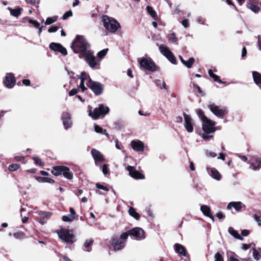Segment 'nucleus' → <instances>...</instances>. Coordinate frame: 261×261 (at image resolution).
Masks as SVG:
<instances>
[{"label": "nucleus", "mask_w": 261, "mask_h": 261, "mask_svg": "<svg viewBox=\"0 0 261 261\" xmlns=\"http://www.w3.org/2000/svg\"><path fill=\"white\" fill-rule=\"evenodd\" d=\"M71 47L74 53L79 54L81 59H84L92 69H96L98 62L94 56V51L90 49V45L81 35H77L73 41Z\"/></svg>", "instance_id": "f257e3e1"}, {"label": "nucleus", "mask_w": 261, "mask_h": 261, "mask_svg": "<svg viewBox=\"0 0 261 261\" xmlns=\"http://www.w3.org/2000/svg\"><path fill=\"white\" fill-rule=\"evenodd\" d=\"M51 172L55 176L63 175L66 178L69 180L72 179L73 178V174L70 171V169L64 166H54Z\"/></svg>", "instance_id": "423d86ee"}, {"label": "nucleus", "mask_w": 261, "mask_h": 261, "mask_svg": "<svg viewBox=\"0 0 261 261\" xmlns=\"http://www.w3.org/2000/svg\"><path fill=\"white\" fill-rule=\"evenodd\" d=\"M57 16H53V17H48L47 18L45 22V25H50L51 24H52L53 23H54V22H55L57 19Z\"/></svg>", "instance_id": "4c0bfd02"}, {"label": "nucleus", "mask_w": 261, "mask_h": 261, "mask_svg": "<svg viewBox=\"0 0 261 261\" xmlns=\"http://www.w3.org/2000/svg\"><path fill=\"white\" fill-rule=\"evenodd\" d=\"M132 148L136 151H142L144 146L143 143L139 140H133L130 143Z\"/></svg>", "instance_id": "412c9836"}, {"label": "nucleus", "mask_w": 261, "mask_h": 261, "mask_svg": "<svg viewBox=\"0 0 261 261\" xmlns=\"http://www.w3.org/2000/svg\"><path fill=\"white\" fill-rule=\"evenodd\" d=\"M109 108L104 106L103 104H99L97 108L94 109L93 111H89V115L93 120H97L100 117H104L105 115L109 113Z\"/></svg>", "instance_id": "39448f33"}, {"label": "nucleus", "mask_w": 261, "mask_h": 261, "mask_svg": "<svg viewBox=\"0 0 261 261\" xmlns=\"http://www.w3.org/2000/svg\"><path fill=\"white\" fill-rule=\"evenodd\" d=\"M236 254H233L229 256L228 261H239L238 258L236 257Z\"/></svg>", "instance_id": "bf43d9fd"}, {"label": "nucleus", "mask_w": 261, "mask_h": 261, "mask_svg": "<svg viewBox=\"0 0 261 261\" xmlns=\"http://www.w3.org/2000/svg\"><path fill=\"white\" fill-rule=\"evenodd\" d=\"M74 193L77 196H79L83 193V190L80 189L76 190L74 191Z\"/></svg>", "instance_id": "774afa93"}, {"label": "nucleus", "mask_w": 261, "mask_h": 261, "mask_svg": "<svg viewBox=\"0 0 261 261\" xmlns=\"http://www.w3.org/2000/svg\"><path fill=\"white\" fill-rule=\"evenodd\" d=\"M79 79L81 80V83L79 88H81V91L83 92L87 90V88L84 86V82L86 81L87 86L92 91L95 95H100L103 93V85L98 82L92 81L86 72H81Z\"/></svg>", "instance_id": "f03ea898"}, {"label": "nucleus", "mask_w": 261, "mask_h": 261, "mask_svg": "<svg viewBox=\"0 0 261 261\" xmlns=\"http://www.w3.org/2000/svg\"><path fill=\"white\" fill-rule=\"evenodd\" d=\"M254 218L257 224L261 226V213L255 214L254 215Z\"/></svg>", "instance_id": "58836bf2"}, {"label": "nucleus", "mask_w": 261, "mask_h": 261, "mask_svg": "<svg viewBox=\"0 0 261 261\" xmlns=\"http://www.w3.org/2000/svg\"><path fill=\"white\" fill-rule=\"evenodd\" d=\"M24 160V157L22 156H16L14 157V160L16 161H22Z\"/></svg>", "instance_id": "338daca9"}, {"label": "nucleus", "mask_w": 261, "mask_h": 261, "mask_svg": "<svg viewBox=\"0 0 261 261\" xmlns=\"http://www.w3.org/2000/svg\"><path fill=\"white\" fill-rule=\"evenodd\" d=\"M193 88L195 91H197L199 93L201 92V89L199 86H198V85H197L195 84H193Z\"/></svg>", "instance_id": "680f3d73"}, {"label": "nucleus", "mask_w": 261, "mask_h": 261, "mask_svg": "<svg viewBox=\"0 0 261 261\" xmlns=\"http://www.w3.org/2000/svg\"><path fill=\"white\" fill-rule=\"evenodd\" d=\"M252 75L255 84L261 88V74L257 71H253Z\"/></svg>", "instance_id": "393cba45"}, {"label": "nucleus", "mask_w": 261, "mask_h": 261, "mask_svg": "<svg viewBox=\"0 0 261 261\" xmlns=\"http://www.w3.org/2000/svg\"><path fill=\"white\" fill-rule=\"evenodd\" d=\"M49 47L51 50L59 52L64 56L67 55L66 49L60 43L51 42L50 43Z\"/></svg>", "instance_id": "ddd939ff"}, {"label": "nucleus", "mask_w": 261, "mask_h": 261, "mask_svg": "<svg viewBox=\"0 0 261 261\" xmlns=\"http://www.w3.org/2000/svg\"><path fill=\"white\" fill-rule=\"evenodd\" d=\"M138 61L140 66L147 70L155 71L157 70L155 63L150 57L139 58Z\"/></svg>", "instance_id": "0eeeda50"}, {"label": "nucleus", "mask_w": 261, "mask_h": 261, "mask_svg": "<svg viewBox=\"0 0 261 261\" xmlns=\"http://www.w3.org/2000/svg\"><path fill=\"white\" fill-rule=\"evenodd\" d=\"M210 175L214 179L220 180L221 179V175L220 173L215 169H211Z\"/></svg>", "instance_id": "bb28decb"}, {"label": "nucleus", "mask_w": 261, "mask_h": 261, "mask_svg": "<svg viewBox=\"0 0 261 261\" xmlns=\"http://www.w3.org/2000/svg\"><path fill=\"white\" fill-rule=\"evenodd\" d=\"M200 210L204 215L209 217L213 221H214L215 218L211 212L210 207L206 205H202L200 207Z\"/></svg>", "instance_id": "4be33fe9"}, {"label": "nucleus", "mask_w": 261, "mask_h": 261, "mask_svg": "<svg viewBox=\"0 0 261 261\" xmlns=\"http://www.w3.org/2000/svg\"><path fill=\"white\" fill-rule=\"evenodd\" d=\"M72 15V12L71 11V10H69L68 11L66 12V13H65L63 16H62V19L63 20H65L66 19H67L68 17L71 16Z\"/></svg>", "instance_id": "09e8293b"}, {"label": "nucleus", "mask_w": 261, "mask_h": 261, "mask_svg": "<svg viewBox=\"0 0 261 261\" xmlns=\"http://www.w3.org/2000/svg\"><path fill=\"white\" fill-rule=\"evenodd\" d=\"M38 180L39 181H42L43 182H48L51 184H53L55 182L54 180L52 178L46 177H39L38 178Z\"/></svg>", "instance_id": "72a5a7b5"}, {"label": "nucleus", "mask_w": 261, "mask_h": 261, "mask_svg": "<svg viewBox=\"0 0 261 261\" xmlns=\"http://www.w3.org/2000/svg\"><path fill=\"white\" fill-rule=\"evenodd\" d=\"M215 261H224L223 256L220 253L217 252L215 254Z\"/></svg>", "instance_id": "de8ad7c7"}, {"label": "nucleus", "mask_w": 261, "mask_h": 261, "mask_svg": "<svg viewBox=\"0 0 261 261\" xmlns=\"http://www.w3.org/2000/svg\"><path fill=\"white\" fill-rule=\"evenodd\" d=\"M208 108L215 115L220 118H223L227 112V110L225 107H220L213 103L209 104Z\"/></svg>", "instance_id": "1a4fd4ad"}, {"label": "nucleus", "mask_w": 261, "mask_h": 261, "mask_svg": "<svg viewBox=\"0 0 261 261\" xmlns=\"http://www.w3.org/2000/svg\"><path fill=\"white\" fill-rule=\"evenodd\" d=\"M252 245H254L253 243H250L249 244H243L242 245V249L244 250H247L250 248Z\"/></svg>", "instance_id": "6e6d98bb"}, {"label": "nucleus", "mask_w": 261, "mask_h": 261, "mask_svg": "<svg viewBox=\"0 0 261 261\" xmlns=\"http://www.w3.org/2000/svg\"><path fill=\"white\" fill-rule=\"evenodd\" d=\"M69 212L70 213V216L71 217H74V219L75 218V212L74 210V209L72 207H70L69 208Z\"/></svg>", "instance_id": "0e129e2a"}, {"label": "nucleus", "mask_w": 261, "mask_h": 261, "mask_svg": "<svg viewBox=\"0 0 261 261\" xmlns=\"http://www.w3.org/2000/svg\"><path fill=\"white\" fill-rule=\"evenodd\" d=\"M147 11L148 13L154 19H157V14L156 12L153 10V9L150 6H147L146 7Z\"/></svg>", "instance_id": "c756f323"}, {"label": "nucleus", "mask_w": 261, "mask_h": 261, "mask_svg": "<svg viewBox=\"0 0 261 261\" xmlns=\"http://www.w3.org/2000/svg\"><path fill=\"white\" fill-rule=\"evenodd\" d=\"M27 4L34 6L36 8L39 7V0H25Z\"/></svg>", "instance_id": "a19ab883"}, {"label": "nucleus", "mask_w": 261, "mask_h": 261, "mask_svg": "<svg viewBox=\"0 0 261 261\" xmlns=\"http://www.w3.org/2000/svg\"><path fill=\"white\" fill-rule=\"evenodd\" d=\"M214 125V122L208 118L202 121V129L205 133H214L215 131Z\"/></svg>", "instance_id": "4468645a"}, {"label": "nucleus", "mask_w": 261, "mask_h": 261, "mask_svg": "<svg viewBox=\"0 0 261 261\" xmlns=\"http://www.w3.org/2000/svg\"><path fill=\"white\" fill-rule=\"evenodd\" d=\"M194 62L195 59L194 58L192 57L189 58L188 61H185L184 65L187 68H191Z\"/></svg>", "instance_id": "c9c22d12"}, {"label": "nucleus", "mask_w": 261, "mask_h": 261, "mask_svg": "<svg viewBox=\"0 0 261 261\" xmlns=\"http://www.w3.org/2000/svg\"><path fill=\"white\" fill-rule=\"evenodd\" d=\"M96 187L98 189H101L106 192H108L109 191V189L107 187L106 184L103 185H101L99 183H96L95 185Z\"/></svg>", "instance_id": "e433bc0d"}, {"label": "nucleus", "mask_w": 261, "mask_h": 261, "mask_svg": "<svg viewBox=\"0 0 261 261\" xmlns=\"http://www.w3.org/2000/svg\"><path fill=\"white\" fill-rule=\"evenodd\" d=\"M181 23L182 25L186 28L189 27V23L188 19H185L182 20L181 21Z\"/></svg>", "instance_id": "13d9d810"}, {"label": "nucleus", "mask_w": 261, "mask_h": 261, "mask_svg": "<svg viewBox=\"0 0 261 261\" xmlns=\"http://www.w3.org/2000/svg\"><path fill=\"white\" fill-rule=\"evenodd\" d=\"M62 120L65 129H68L71 127L72 121L70 115L66 112L62 114Z\"/></svg>", "instance_id": "6ab92c4d"}, {"label": "nucleus", "mask_w": 261, "mask_h": 261, "mask_svg": "<svg viewBox=\"0 0 261 261\" xmlns=\"http://www.w3.org/2000/svg\"><path fill=\"white\" fill-rule=\"evenodd\" d=\"M228 232L234 238L240 240H243V238L241 237L239 233H238V231L234 230L232 227H229L228 228Z\"/></svg>", "instance_id": "a878e982"}, {"label": "nucleus", "mask_w": 261, "mask_h": 261, "mask_svg": "<svg viewBox=\"0 0 261 261\" xmlns=\"http://www.w3.org/2000/svg\"><path fill=\"white\" fill-rule=\"evenodd\" d=\"M156 85L159 86L161 89L165 88V83L160 80H158L155 82Z\"/></svg>", "instance_id": "c03bdc74"}, {"label": "nucleus", "mask_w": 261, "mask_h": 261, "mask_svg": "<svg viewBox=\"0 0 261 261\" xmlns=\"http://www.w3.org/2000/svg\"><path fill=\"white\" fill-rule=\"evenodd\" d=\"M58 233L59 237L68 244H73L75 241L74 236L71 230L62 229Z\"/></svg>", "instance_id": "6e6552de"}, {"label": "nucleus", "mask_w": 261, "mask_h": 261, "mask_svg": "<svg viewBox=\"0 0 261 261\" xmlns=\"http://www.w3.org/2000/svg\"><path fill=\"white\" fill-rule=\"evenodd\" d=\"M126 169L129 172V175L133 178L135 179H144L145 178L144 175L142 173L136 170L133 166H128Z\"/></svg>", "instance_id": "f3484780"}, {"label": "nucleus", "mask_w": 261, "mask_h": 261, "mask_svg": "<svg viewBox=\"0 0 261 261\" xmlns=\"http://www.w3.org/2000/svg\"><path fill=\"white\" fill-rule=\"evenodd\" d=\"M169 40L173 42H176L177 41V38L175 34L173 33L171 34V36L169 37Z\"/></svg>", "instance_id": "4d7b16f0"}, {"label": "nucleus", "mask_w": 261, "mask_h": 261, "mask_svg": "<svg viewBox=\"0 0 261 261\" xmlns=\"http://www.w3.org/2000/svg\"><path fill=\"white\" fill-rule=\"evenodd\" d=\"M73 217H71V216H63L62 218V220L64 222H71L74 220Z\"/></svg>", "instance_id": "79ce46f5"}, {"label": "nucleus", "mask_w": 261, "mask_h": 261, "mask_svg": "<svg viewBox=\"0 0 261 261\" xmlns=\"http://www.w3.org/2000/svg\"><path fill=\"white\" fill-rule=\"evenodd\" d=\"M94 241L93 239L87 240L84 243V247L87 249L86 251L90 252L91 251V246H92Z\"/></svg>", "instance_id": "7c9ffc66"}, {"label": "nucleus", "mask_w": 261, "mask_h": 261, "mask_svg": "<svg viewBox=\"0 0 261 261\" xmlns=\"http://www.w3.org/2000/svg\"><path fill=\"white\" fill-rule=\"evenodd\" d=\"M253 251V257L256 260H259L260 258V255L259 253L255 249H252Z\"/></svg>", "instance_id": "37998d69"}, {"label": "nucleus", "mask_w": 261, "mask_h": 261, "mask_svg": "<svg viewBox=\"0 0 261 261\" xmlns=\"http://www.w3.org/2000/svg\"><path fill=\"white\" fill-rule=\"evenodd\" d=\"M241 233L243 236L246 237L249 235V231L247 229H244L242 231Z\"/></svg>", "instance_id": "e2e57ef3"}, {"label": "nucleus", "mask_w": 261, "mask_h": 261, "mask_svg": "<svg viewBox=\"0 0 261 261\" xmlns=\"http://www.w3.org/2000/svg\"><path fill=\"white\" fill-rule=\"evenodd\" d=\"M126 232L128 234V236H131L134 239L140 240L145 238L144 230L141 228L136 227Z\"/></svg>", "instance_id": "9b49d317"}, {"label": "nucleus", "mask_w": 261, "mask_h": 261, "mask_svg": "<svg viewBox=\"0 0 261 261\" xmlns=\"http://www.w3.org/2000/svg\"><path fill=\"white\" fill-rule=\"evenodd\" d=\"M216 217L219 219H222L224 218V216L222 212H218V213H217Z\"/></svg>", "instance_id": "69168bd1"}, {"label": "nucleus", "mask_w": 261, "mask_h": 261, "mask_svg": "<svg viewBox=\"0 0 261 261\" xmlns=\"http://www.w3.org/2000/svg\"><path fill=\"white\" fill-rule=\"evenodd\" d=\"M3 83L8 88H12L15 83V79L14 74L12 73H7Z\"/></svg>", "instance_id": "2eb2a0df"}, {"label": "nucleus", "mask_w": 261, "mask_h": 261, "mask_svg": "<svg viewBox=\"0 0 261 261\" xmlns=\"http://www.w3.org/2000/svg\"><path fill=\"white\" fill-rule=\"evenodd\" d=\"M8 9L10 10L11 15L13 16L18 17L21 14V8H19L17 9H11V8H9Z\"/></svg>", "instance_id": "cd10ccee"}, {"label": "nucleus", "mask_w": 261, "mask_h": 261, "mask_svg": "<svg viewBox=\"0 0 261 261\" xmlns=\"http://www.w3.org/2000/svg\"><path fill=\"white\" fill-rule=\"evenodd\" d=\"M174 248L175 252L179 254L180 255L183 256H187V250L184 246L176 243L174 245Z\"/></svg>", "instance_id": "5701e85b"}, {"label": "nucleus", "mask_w": 261, "mask_h": 261, "mask_svg": "<svg viewBox=\"0 0 261 261\" xmlns=\"http://www.w3.org/2000/svg\"><path fill=\"white\" fill-rule=\"evenodd\" d=\"M102 21L105 29L112 33H115L120 28V24L115 19L107 16L102 17Z\"/></svg>", "instance_id": "20e7f679"}, {"label": "nucleus", "mask_w": 261, "mask_h": 261, "mask_svg": "<svg viewBox=\"0 0 261 261\" xmlns=\"http://www.w3.org/2000/svg\"><path fill=\"white\" fill-rule=\"evenodd\" d=\"M184 117V126L186 130L189 133H192L194 130V122L191 116L186 113L183 114Z\"/></svg>", "instance_id": "f8f14e48"}, {"label": "nucleus", "mask_w": 261, "mask_h": 261, "mask_svg": "<svg viewBox=\"0 0 261 261\" xmlns=\"http://www.w3.org/2000/svg\"><path fill=\"white\" fill-rule=\"evenodd\" d=\"M94 130L96 133L100 134H102L104 130L102 127H100L97 125H95Z\"/></svg>", "instance_id": "864d4df0"}, {"label": "nucleus", "mask_w": 261, "mask_h": 261, "mask_svg": "<svg viewBox=\"0 0 261 261\" xmlns=\"http://www.w3.org/2000/svg\"><path fill=\"white\" fill-rule=\"evenodd\" d=\"M108 50V49H104L99 51L97 55L98 57H99L100 58H103L106 55Z\"/></svg>", "instance_id": "a18cd8bd"}, {"label": "nucleus", "mask_w": 261, "mask_h": 261, "mask_svg": "<svg viewBox=\"0 0 261 261\" xmlns=\"http://www.w3.org/2000/svg\"><path fill=\"white\" fill-rule=\"evenodd\" d=\"M211 133H205L204 132V134L202 135V138L204 140H208L209 139H210L213 137L212 135H210Z\"/></svg>", "instance_id": "603ef678"}, {"label": "nucleus", "mask_w": 261, "mask_h": 261, "mask_svg": "<svg viewBox=\"0 0 261 261\" xmlns=\"http://www.w3.org/2000/svg\"><path fill=\"white\" fill-rule=\"evenodd\" d=\"M91 154L96 166H100V163L104 161L103 155L98 150L94 148L91 150Z\"/></svg>", "instance_id": "dca6fc26"}, {"label": "nucleus", "mask_w": 261, "mask_h": 261, "mask_svg": "<svg viewBox=\"0 0 261 261\" xmlns=\"http://www.w3.org/2000/svg\"><path fill=\"white\" fill-rule=\"evenodd\" d=\"M249 168L254 171L259 170L261 168V158H257L248 163Z\"/></svg>", "instance_id": "aec40b11"}, {"label": "nucleus", "mask_w": 261, "mask_h": 261, "mask_svg": "<svg viewBox=\"0 0 261 261\" xmlns=\"http://www.w3.org/2000/svg\"><path fill=\"white\" fill-rule=\"evenodd\" d=\"M127 237L128 234L126 232L122 233L120 237L114 236L112 239L111 245L114 250L118 251L123 248Z\"/></svg>", "instance_id": "7ed1b4c3"}, {"label": "nucleus", "mask_w": 261, "mask_h": 261, "mask_svg": "<svg viewBox=\"0 0 261 261\" xmlns=\"http://www.w3.org/2000/svg\"><path fill=\"white\" fill-rule=\"evenodd\" d=\"M101 170L104 175L108 174L109 173L108 165L104 164L101 167Z\"/></svg>", "instance_id": "8fccbe9b"}, {"label": "nucleus", "mask_w": 261, "mask_h": 261, "mask_svg": "<svg viewBox=\"0 0 261 261\" xmlns=\"http://www.w3.org/2000/svg\"><path fill=\"white\" fill-rule=\"evenodd\" d=\"M212 78L214 79V80L215 82H218L219 83H223L222 81L220 79L218 75H216V74L213 75Z\"/></svg>", "instance_id": "052dcab7"}, {"label": "nucleus", "mask_w": 261, "mask_h": 261, "mask_svg": "<svg viewBox=\"0 0 261 261\" xmlns=\"http://www.w3.org/2000/svg\"><path fill=\"white\" fill-rule=\"evenodd\" d=\"M259 0H249L247 4V7L255 13L260 11L258 7Z\"/></svg>", "instance_id": "a211bd4d"}, {"label": "nucleus", "mask_w": 261, "mask_h": 261, "mask_svg": "<svg viewBox=\"0 0 261 261\" xmlns=\"http://www.w3.org/2000/svg\"><path fill=\"white\" fill-rule=\"evenodd\" d=\"M38 215L42 218H49L51 215V213L48 212L39 211Z\"/></svg>", "instance_id": "f704fd0d"}, {"label": "nucleus", "mask_w": 261, "mask_h": 261, "mask_svg": "<svg viewBox=\"0 0 261 261\" xmlns=\"http://www.w3.org/2000/svg\"><path fill=\"white\" fill-rule=\"evenodd\" d=\"M159 48L162 54L166 57L171 63L173 64L176 63V58L169 48L163 45H160Z\"/></svg>", "instance_id": "9d476101"}, {"label": "nucleus", "mask_w": 261, "mask_h": 261, "mask_svg": "<svg viewBox=\"0 0 261 261\" xmlns=\"http://www.w3.org/2000/svg\"><path fill=\"white\" fill-rule=\"evenodd\" d=\"M79 89H81V88H79V87L77 88H73L69 92V95L70 96H73L75 95L76 93H77Z\"/></svg>", "instance_id": "3c124183"}, {"label": "nucleus", "mask_w": 261, "mask_h": 261, "mask_svg": "<svg viewBox=\"0 0 261 261\" xmlns=\"http://www.w3.org/2000/svg\"><path fill=\"white\" fill-rule=\"evenodd\" d=\"M29 22L34 25V27L36 28H38L39 29V33L40 34L42 32V27H40V23L32 19H30L29 20Z\"/></svg>", "instance_id": "2f4dec72"}, {"label": "nucleus", "mask_w": 261, "mask_h": 261, "mask_svg": "<svg viewBox=\"0 0 261 261\" xmlns=\"http://www.w3.org/2000/svg\"><path fill=\"white\" fill-rule=\"evenodd\" d=\"M33 160L35 162L36 165L42 166H43L44 163L42 162L41 160L38 157L35 156L33 158Z\"/></svg>", "instance_id": "49530a36"}, {"label": "nucleus", "mask_w": 261, "mask_h": 261, "mask_svg": "<svg viewBox=\"0 0 261 261\" xmlns=\"http://www.w3.org/2000/svg\"><path fill=\"white\" fill-rule=\"evenodd\" d=\"M59 29V27L54 25V26H52V27H50L48 29V31L49 33H54V32H56V31H57Z\"/></svg>", "instance_id": "5fc2aeb1"}, {"label": "nucleus", "mask_w": 261, "mask_h": 261, "mask_svg": "<svg viewBox=\"0 0 261 261\" xmlns=\"http://www.w3.org/2000/svg\"><path fill=\"white\" fill-rule=\"evenodd\" d=\"M243 206L245 205L241 202H230L227 205V208L230 210L233 207L236 211L240 212Z\"/></svg>", "instance_id": "b1692460"}, {"label": "nucleus", "mask_w": 261, "mask_h": 261, "mask_svg": "<svg viewBox=\"0 0 261 261\" xmlns=\"http://www.w3.org/2000/svg\"><path fill=\"white\" fill-rule=\"evenodd\" d=\"M196 112L197 115L202 121L207 119V118L204 115V112L201 109H197Z\"/></svg>", "instance_id": "473e14b6"}, {"label": "nucleus", "mask_w": 261, "mask_h": 261, "mask_svg": "<svg viewBox=\"0 0 261 261\" xmlns=\"http://www.w3.org/2000/svg\"><path fill=\"white\" fill-rule=\"evenodd\" d=\"M19 168L20 165L17 164H10L8 167L9 170L13 172L17 170Z\"/></svg>", "instance_id": "ea45409f"}, {"label": "nucleus", "mask_w": 261, "mask_h": 261, "mask_svg": "<svg viewBox=\"0 0 261 261\" xmlns=\"http://www.w3.org/2000/svg\"><path fill=\"white\" fill-rule=\"evenodd\" d=\"M128 213L129 215L134 217L136 220H139L140 218V215L136 211L135 209L130 207L128 210Z\"/></svg>", "instance_id": "c85d7f7f"}]
</instances>
